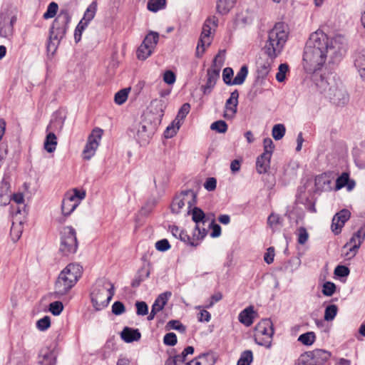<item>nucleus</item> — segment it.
Here are the masks:
<instances>
[{"instance_id": "1", "label": "nucleus", "mask_w": 365, "mask_h": 365, "mask_svg": "<svg viewBox=\"0 0 365 365\" xmlns=\"http://www.w3.org/2000/svg\"><path fill=\"white\" fill-rule=\"evenodd\" d=\"M345 53L344 46L336 39L330 38L322 30L310 34L303 53V61L310 71L319 70L329 60L335 63Z\"/></svg>"}, {"instance_id": "2", "label": "nucleus", "mask_w": 365, "mask_h": 365, "mask_svg": "<svg viewBox=\"0 0 365 365\" xmlns=\"http://www.w3.org/2000/svg\"><path fill=\"white\" fill-rule=\"evenodd\" d=\"M288 34L287 26L282 22L277 23L269 31L267 41L263 48L267 58L259 59L257 62L259 77L264 78L268 75L273 60L281 53L288 39Z\"/></svg>"}, {"instance_id": "3", "label": "nucleus", "mask_w": 365, "mask_h": 365, "mask_svg": "<svg viewBox=\"0 0 365 365\" xmlns=\"http://www.w3.org/2000/svg\"><path fill=\"white\" fill-rule=\"evenodd\" d=\"M71 16L68 9H62L53 21L49 31V38L47 43L48 52L53 54L61 39L65 36Z\"/></svg>"}, {"instance_id": "4", "label": "nucleus", "mask_w": 365, "mask_h": 365, "mask_svg": "<svg viewBox=\"0 0 365 365\" xmlns=\"http://www.w3.org/2000/svg\"><path fill=\"white\" fill-rule=\"evenodd\" d=\"M82 274V267L78 264H68L59 274L55 283V294L57 297L66 295L76 284Z\"/></svg>"}, {"instance_id": "5", "label": "nucleus", "mask_w": 365, "mask_h": 365, "mask_svg": "<svg viewBox=\"0 0 365 365\" xmlns=\"http://www.w3.org/2000/svg\"><path fill=\"white\" fill-rule=\"evenodd\" d=\"M319 87L324 96L337 106H344L349 101V95L345 88L334 78H322Z\"/></svg>"}, {"instance_id": "6", "label": "nucleus", "mask_w": 365, "mask_h": 365, "mask_svg": "<svg viewBox=\"0 0 365 365\" xmlns=\"http://www.w3.org/2000/svg\"><path fill=\"white\" fill-rule=\"evenodd\" d=\"M114 294L113 284L109 282L98 281L91 294L92 304L96 311L106 307Z\"/></svg>"}, {"instance_id": "7", "label": "nucleus", "mask_w": 365, "mask_h": 365, "mask_svg": "<svg viewBox=\"0 0 365 365\" xmlns=\"http://www.w3.org/2000/svg\"><path fill=\"white\" fill-rule=\"evenodd\" d=\"M274 327L270 319H262L255 327V340L260 346L270 348Z\"/></svg>"}, {"instance_id": "8", "label": "nucleus", "mask_w": 365, "mask_h": 365, "mask_svg": "<svg viewBox=\"0 0 365 365\" xmlns=\"http://www.w3.org/2000/svg\"><path fill=\"white\" fill-rule=\"evenodd\" d=\"M78 246L75 229L71 226L64 227L61 232V252L65 256H69L76 252Z\"/></svg>"}, {"instance_id": "9", "label": "nucleus", "mask_w": 365, "mask_h": 365, "mask_svg": "<svg viewBox=\"0 0 365 365\" xmlns=\"http://www.w3.org/2000/svg\"><path fill=\"white\" fill-rule=\"evenodd\" d=\"M224 63V59L219 53L213 59L212 68L207 71V81L201 88L205 95H209L215 87L217 79L220 78L221 67Z\"/></svg>"}, {"instance_id": "10", "label": "nucleus", "mask_w": 365, "mask_h": 365, "mask_svg": "<svg viewBox=\"0 0 365 365\" xmlns=\"http://www.w3.org/2000/svg\"><path fill=\"white\" fill-rule=\"evenodd\" d=\"M197 201V195L192 190H182L179 195H176L171 204V210L175 214L180 213L181 209L187 204L190 210Z\"/></svg>"}, {"instance_id": "11", "label": "nucleus", "mask_w": 365, "mask_h": 365, "mask_svg": "<svg viewBox=\"0 0 365 365\" xmlns=\"http://www.w3.org/2000/svg\"><path fill=\"white\" fill-rule=\"evenodd\" d=\"M218 20L215 16L207 19L202 26V31L197 46L196 56L200 58L204 53L205 48L211 43V29L212 26L215 28L217 26Z\"/></svg>"}, {"instance_id": "12", "label": "nucleus", "mask_w": 365, "mask_h": 365, "mask_svg": "<svg viewBox=\"0 0 365 365\" xmlns=\"http://www.w3.org/2000/svg\"><path fill=\"white\" fill-rule=\"evenodd\" d=\"M17 21L16 14L7 10L0 14V36L10 40L14 35V25Z\"/></svg>"}, {"instance_id": "13", "label": "nucleus", "mask_w": 365, "mask_h": 365, "mask_svg": "<svg viewBox=\"0 0 365 365\" xmlns=\"http://www.w3.org/2000/svg\"><path fill=\"white\" fill-rule=\"evenodd\" d=\"M187 213L192 215V220L195 223L194 237L203 240L207 234V230L203 227L207 221L205 212L200 207H194L192 210H189Z\"/></svg>"}, {"instance_id": "14", "label": "nucleus", "mask_w": 365, "mask_h": 365, "mask_svg": "<svg viewBox=\"0 0 365 365\" xmlns=\"http://www.w3.org/2000/svg\"><path fill=\"white\" fill-rule=\"evenodd\" d=\"M365 239V230L361 227L343 247L342 255L346 259L353 258Z\"/></svg>"}, {"instance_id": "15", "label": "nucleus", "mask_w": 365, "mask_h": 365, "mask_svg": "<svg viewBox=\"0 0 365 365\" xmlns=\"http://www.w3.org/2000/svg\"><path fill=\"white\" fill-rule=\"evenodd\" d=\"M154 130L155 128L146 121L139 123L130 129V132L133 133L134 138L141 146L148 143Z\"/></svg>"}, {"instance_id": "16", "label": "nucleus", "mask_w": 365, "mask_h": 365, "mask_svg": "<svg viewBox=\"0 0 365 365\" xmlns=\"http://www.w3.org/2000/svg\"><path fill=\"white\" fill-rule=\"evenodd\" d=\"M102 135V129L96 128L93 130L83 150V159L90 160L95 155Z\"/></svg>"}, {"instance_id": "17", "label": "nucleus", "mask_w": 365, "mask_h": 365, "mask_svg": "<svg viewBox=\"0 0 365 365\" xmlns=\"http://www.w3.org/2000/svg\"><path fill=\"white\" fill-rule=\"evenodd\" d=\"M239 93L235 90L231 93L230 98L226 101L225 106L224 117L226 119H232L237 113Z\"/></svg>"}, {"instance_id": "18", "label": "nucleus", "mask_w": 365, "mask_h": 365, "mask_svg": "<svg viewBox=\"0 0 365 365\" xmlns=\"http://www.w3.org/2000/svg\"><path fill=\"white\" fill-rule=\"evenodd\" d=\"M351 213L348 210L344 209L337 212L332 219L331 230L335 235L341 232L345 222L349 219Z\"/></svg>"}, {"instance_id": "19", "label": "nucleus", "mask_w": 365, "mask_h": 365, "mask_svg": "<svg viewBox=\"0 0 365 365\" xmlns=\"http://www.w3.org/2000/svg\"><path fill=\"white\" fill-rule=\"evenodd\" d=\"M309 353L308 356L311 357V360L317 365H324L331 356L329 351L323 349H316Z\"/></svg>"}, {"instance_id": "20", "label": "nucleus", "mask_w": 365, "mask_h": 365, "mask_svg": "<svg viewBox=\"0 0 365 365\" xmlns=\"http://www.w3.org/2000/svg\"><path fill=\"white\" fill-rule=\"evenodd\" d=\"M121 338L127 343L137 341L140 340L141 334L138 329L125 327L120 334Z\"/></svg>"}, {"instance_id": "21", "label": "nucleus", "mask_w": 365, "mask_h": 365, "mask_svg": "<svg viewBox=\"0 0 365 365\" xmlns=\"http://www.w3.org/2000/svg\"><path fill=\"white\" fill-rule=\"evenodd\" d=\"M271 156L267 153L261 154L256 161V170L259 174L265 173L267 172L270 167Z\"/></svg>"}, {"instance_id": "22", "label": "nucleus", "mask_w": 365, "mask_h": 365, "mask_svg": "<svg viewBox=\"0 0 365 365\" xmlns=\"http://www.w3.org/2000/svg\"><path fill=\"white\" fill-rule=\"evenodd\" d=\"M254 308L250 306L243 309L239 314V321L247 327L252 325L255 315Z\"/></svg>"}, {"instance_id": "23", "label": "nucleus", "mask_w": 365, "mask_h": 365, "mask_svg": "<svg viewBox=\"0 0 365 365\" xmlns=\"http://www.w3.org/2000/svg\"><path fill=\"white\" fill-rule=\"evenodd\" d=\"M354 66L358 69L360 77L365 81V49L359 51L354 60Z\"/></svg>"}, {"instance_id": "24", "label": "nucleus", "mask_w": 365, "mask_h": 365, "mask_svg": "<svg viewBox=\"0 0 365 365\" xmlns=\"http://www.w3.org/2000/svg\"><path fill=\"white\" fill-rule=\"evenodd\" d=\"M171 294L172 293L170 292H165L160 294L155 300L151 309H154L157 312L163 310Z\"/></svg>"}, {"instance_id": "25", "label": "nucleus", "mask_w": 365, "mask_h": 365, "mask_svg": "<svg viewBox=\"0 0 365 365\" xmlns=\"http://www.w3.org/2000/svg\"><path fill=\"white\" fill-rule=\"evenodd\" d=\"M97 11V2L93 1L86 10L83 19L79 23H83V25L86 26L94 18Z\"/></svg>"}, {"instance_id": "26", "label": "nucleus", "mask_w": 365, "mask_h": 365, "mask_svg": "<svg viewBox=\"0 0 365 365\" xmlns=\"http://www.w3.org/2000/svg\"><path fill=\"white\" fill-rule=\"evenodd\" d=\"M76 202L72 200L71 197H68L66 195L65 197L62 201L61 210L62 213L65 216L69 215L78 206Z\"/></svg>"}, {"instance_id": "27", "label": "nucleus", "mask_w": 365, "mask_h": 365, "mask_svg": "<svg viewBox=\"0 0 365 365\" xmlns=\"http://www.w3.org/2000/svg\"><path fill=\"white\" fill-rule=\"evenodd\" d=\"M236 0H217V11L219 14L224 15L227 14L234 6Z\"/></svg>"}, {"instance_id": "28", "label": "nucleus", "mask_w": 365, "mask_h": 365, "mask_svg": "<svg viewBox=\"0 0 365 365\" xmlns=\"http://www.w3.org/2000/svg\"><path fill=\"white\" fill-rule=\"evenodd\" d=\"M57 145V138L53 132H49L44 141V148L48 153H53Z\"/></svg>"}, {"instance_id": "29", "label": "nucleus", "mask_w": 365, "mask_h": 365, "mask_svg": "<svg viewBox=\"0 0 365 365\" xmlns=\"http://www.w3.org/2000/svg\"><path fill=\"white\" fill-rule=\"evenodd\" d=\"M65 118L61 116H56L53 119H52L47 126V131L51 130V132H61L63 129L64 125Z\"/></svg>"}, {"instance_id": "30", "label": "nucleus", "mask_w": 365, "mask_h": 365, "mask_svg": "<svg viewBox=\"0 0 365 365\" xmlns=\"http://www.w3.org/2000/svg\"><path fill=\"white\" fill-rule=\"evenodd\" d=\"M158 33L155 31H150L146 35L141 44L145 45V46H149L154 50L158 42Z\"/></svg>"}, {"instance_id": "31", "label": "nucleus", "mask_w": 365, "mask_h": 365, "mask_svg": "<svg viewBox=\"0 0 365 365\" xmlns=\"http://www.w3.org/2000/svg\"><path fill=\"white\" fill-rule=\"evenodd\" d=\"M23 232V226L22 223L20 221L19 223H16L13 222L11 230H10V235L11 237V240L15 242L19 240V238L21 236Z\"/></svg>"}, {"instance_id": "32", "label": "nucleus", "mask_w": 365, "mask_h": 365, "mask_svg": "<svg viewBox=\"0 0 365 365\" xmlns=\"http://www.w3.org/2000/svg\"><path fill=\"white\" fill-rule=\"evenodd\" d=\"M247 74L248 68L247 66L244 65L240 68V71L237 72L236 76L234 78L232 83H233V85H242L245 82L247 76Z\"/></svg>"}, {"instance_id": "33", "label": "nucleus", "mask_w": 365, "mask_h": 365, "mask_svg": "<svg viewBox=\"0 0 365 365\" xmlns=\"http://www.w3.org/2000/svg\"><path fill=\"white\" fill-rule=\"evenodd\" d=\"M253 353L251 350L242 351L237 362V365H250L253 361Z\"/></svg>"}, {"instance_id": "34", "label": "nucleus", "mask_w": 365, "mask_h": 365, "mask_svg": "<svg viewBox=\"0 0 365 365\" xmlns=\"http://www.w3.org/2000/svg\"><path fill=\"white\" fill-rule=\"evenodd\" d=\"M165 4V0H148L147 8L150 11L157 12L164 9Z\"/></svg>"}, {"instance_id": "35", "label": "nucleus", "mask_w": 365, "mask_h": 365, "mask_svg": "<svg viewBox=\"0 0 365 365\" xmlns=\"http://www.w3.org/2000/svg\"><path fill=\"white\" fill-rule=\"evenodd\" d=\"M153 51L149 46L141 44L137 50V57L139 60H145L153 53Z\"/></svg>"}, {"instance_id": "36", "label": "nucleus", "mask_w": 365, "mask_h": 365, "mask_svg": "<svg viewBox=\"0 0 365 365\" xmlns=\"http://www.w3.org/2000/svg\"><path fill=\"white\" fill-rule=\"evenodd\" d=\"M315 339V334L313 331H309L301 334L298 338V341L304 345L310 346L314 342Z\"/></svg>"}, {"instance_id": "37", "label": "nucleus", "mask_w": 365, "mask_h": 365, "mask_svg": "<svg viewBox=\"0 0 365 365\" xmlns=\"http://www.w3.org/2000/svg\"><path fill=\"white\" fill-rule=\"evenodd\" d=\"M286 132L285 126L283 124H276L272 128V137L276 140H281Z\"/></svg>"}, {"instance_id": "38", "label": "nucleus", "mask_w": 365, "mask_h": 365, "mask_svg": "<svg viewBox=\"0 0 365 365\" xmlns=\"http://www.w3.org/2000/svg\"><path fill=\"white\" fill-rule=\"evenodd\" d=\"M181 125L180 123H176L173 120L172 124L168 125L166 128V130L164 132V136L165 138H173L176 133L177 131L180 129Z\"/></svg>"}, {"instance_id": "39", "label": "nucleus", "mask_w": 365, "mask_h": 365, "mask_svg": "<svg viewBox=\"0 0 365 365\" xmlns=\"http://www.w3.org/2000/svg\"><path fill=\"white\" fill-rule=\"evenodd\" d=\"M190 109V104L187 103H184L180 108V110L178 113V115H177L175 119L174 120V121L176 123H180L182 124V121L189 113Z\"/></svg>"}, {"instance_id": "40", "label": "nucleus", "mask_w": 365, "mask_h": 365, "mask_svg": "<svg viewBox=\"0 0 365 365\" xmlns=\"http://www.w3.org/2000/svg\"><path fill=\"white\" fill-rule=\"evenodd\" d=\"M129 91H130L129 88H124V89H121L119 91H118L115 94V97H114L115 103L118 105L123 104L128 98Z\"/></svg>"}, {"instance_id": "41", "label": "nucleus", "mask_w": 365, "mask_h": 365, "mask_svg": "<svg viewBox=\"0 0 365 365\" xmlns=\"http://www.w3.org/2000/svg\"><path fill=\"white\" fill-rule=\"evenodd\" d=\"M289 72V66L287 63H281L276 74V79L278 82L282 83L285 81L286 75Z\"/></svg>"}, {"instance_id": "42", "label": "nucleus", "mask_w": 365, "mask_h": 365, "mask_svg": "<svg viewBox=\"0 0 365 365\" xmlns=\"http://www.w3.org/2000/svg\"><path fill=\"white\" fill-rule=\"evenodd\" d=\"M58 9V4L56 2H51L47 7L46 11L43 15V19H48L54 17L57 14Z\"/></svg>"}, {"instance_id": "43", "label": "nucleus", "mask_w": 365, "mask_h": 365, "mask_svg": "<svg viewBox=\"0 0 365 365\" xmlns=\"http://www.w3.org/2000/svg\"><path fill=\"white\" fill-rule=\"evenodd\" d=\"M227 124L225 121L220 120L212 123L210 125V129L215 130L219 133H225L227 130Z\"/></svg>"}, {"instance_id": "44", "label": "nucleus", "mask_w": 365, "mask_h": 365, "mask_svg": "<svg viewBox=\"0 0 365 365\" xmlns=\"http://www.w3.org/2000/svg\"><path fill=\"white\" fill-rule=\"evenodd\" d=\"M337 314V307L335 304H330L325 309L324 319L332 321Z\"/></svg>"}, {"instance_id": "45", "label": "nucleus", "mask_w": 365, "mask_h": 365, "mask_svg": "<svg viewBox=\"0 0 365 365\" xmlns=\"http://www.w3.org/2000/svg\"><path fill=\"white\" fill-rule=\"evenodd\" d=\"M41 353H45L42 355L43 360L40 361L43 365L56 364V359L53 357V351L46 350L44 351H41Z\"/></svg>"}, {"instance_id": "46", "label": "nucleus", "mask_w": 365, "mask_h": 365, "mask_svg": "<svg viewBox=\"0 0 365 365\" xmlns=\"http://www.w3.org/2000/svg\"><path fill=\"white\" fill-rule=\"evenodd\" d=\"M179 239L185 242L186 244L192 246V247H197L199 245V242H195V240H198L196 237H194L192 239L190 235L185 232V230H182L180 235L179 237Z\"/></svg>"}, {"instance_id": "47", "label": "nucleus", "mask_w": 365, "mask_h": 365, "mask_svg": "<svg viewBox=\"0 0 365 365\" xmlns=\"http://www.w3.org/2000/svg\"><path fill=\"white\" fill-rule=\"evenodd\" d=\"M234 74L233 69L230 67H227L224 68L222 71V79L224 83L226 85L232 86L233 85L232 82V76Z\"/></svg>"}, {"instance_id": "48", "label": "nucleus", "mask_w": 365, "mask_h": 365, "mask_svg": "<svg viewBox=\"0 0 365 365\" xmlns=\"http://www.w3.org/2000/svg\"><path fill=\"white\" fill-rule=\"evenodd\" d=\"M66 195L68 197H71L72 200L74 202H76L78 205H79L81 200L84 199V197H86V192L83 190H79L78 189H74L73 192H68Z\"/></svg>"}, {"instance_id": "49", "label": "nucleus", "mask_w": 365, "mask_h": 365, "mask_svg": "<svg viewBox=\"0 0 365 365\" xmlns=\"http://www.w3.org/2000/svg\"><path fill=\"white\" fill-rule=\"evenodd\" d=\"M63 309L62 302L56 301L49 304V311L54 315H59Z\"/></svg>"}, {"instance_id": "50", "label": "nucleus", "mask_w": 365, "mask_h": 365, "mask_svg": "<svg viewBox=\"0 0 365 365\" xmlns=\"http://www.w3.org/2000/svg\"><path fill=\"white\" fill-rule=\"evenodd\" d=\"M349 175L347 173H343L336 181V190H340L349 182Z\"/></svg>"}, {"instance_id": "51", "label": "nucleus", "mask_w": 365, "mask_h": 365, "mask_svg": "<svg viewBox=\"0 0 365 365\" xmlns=\"http://www.w3.org/2000/svg\"><path fill=\"white\" fill-rule=\"evenodd\" d=\"M336 290V285L331 282H327L323 284L322 293L325 296H331Z\"/></svg>"}, {"instance_id": "52", "label": "nucleus", "mask_w": 365, "mask_h": 365, "mask_svg": "<svg viewBox=\"0 0 365 365\" xmlns=\"http://www.w3.org/2000/svg\"><path fill=\"white\" fill-rule=\"evenodd\" d=\"M51 326V320L48 316L40 319L36 322V327L40 331H45Z\"/></svg>"}, {"instance_id": "53", "label": "nucleus", "mask_w": 365, "mask_h": 365, "mask_svg": "<svg viewBox=\"0 0 365 365\" xmlns=\"http://www.w3.org/2000/svg\"><path fill=\"white\" fill-rule=\"evenodd\" d=\"M136 314L139 316H145L148 313V307L145 302H136Z\"/></svg>"}, {"instance_id": "54", "label": "nucleus", "mask_w": 365, "mask_h": 365, "mask_svg": "<svg viewBox=\"0 0 365 365\" xmlns=\"http://www.w3.org/2000/svg\"><path fill=\"white\" fill-rule=\"evenodd\" d=\"M263 146H264V153H267L268 155L272 156V152L274 148V145L273 143V141L269 138H266L264 139L263 141Z\"/></svg>"}, {"instance_id": "55", "label": "nucleus", "mask_w": 365, "mask_h": 365, "mask_svg": "<svg viewBox=\"0 0 365 365\" xmlns=\"http://www.w3.org/2000/svg\"><path fill=\"white\" fill-rule=\"evenodd\" d=\"M178 342L177 336L173 332H169L164 336L163 343L168 346H175Z\"/></svg>"}, {"instance_id": "56", "label": "nucleus", "mask_w": 365, "mask_h": 365, "mask_svg": "<svg viewBox=\"0 0 365 365\" xmlns=\"http://www.w3.org/2000/svg\"><path fill=\"white\" fill-rule=\"evenodd\" d=\"M308 237H309V235H308L307 230L303 227H299L298 229V239H297L299 244H300V245L305 244L308 240Z\"/></svg>"}, {"instance_id": "57", "label": "nucleus", "mask_w": 365, "mask_h": 365, "mask_svg": "<svg viewBox=\"0 0 365 365\" xmlns=\"http://www.w3.org/2000/svg\"><path fill=\"white\" fill-rule=\"evenodd\" d=\"M125 312L124 304L119 301L115 302L112 305V312L115 315H120Z\"/></svg>"}, {"instance_id": "58", "label": "nucleus", "mask_w": 365, "mask_h": 365, "mask_svg": "<svg viewBox=\"0 0 365 365\" xmlns=\"http://www.w3.org/2000/svg\"><path fill=\"white\" fill-rule=\"evenodd\" d=\"M155 248L158 251L165 252L170 248V245L168 240L163 239L156 242Z\"/></svg>"}, {"instance_id": "59", "label": "nucleus", "mask_w": 365, "mask_h": 365, "mask_svg": "<svg viewBox=\"0 0 365 365\" xmlns=\"http://www.w3.org/2000/svg\"><path fill=\"white\" fill-rule=\"evenodd\" d=\"M163 81L168 85L173 84L176 81L175 73L170 70L166 71L163 74Z\"/></svg>"}, {"instance_id": "60", "label": "nucleus", "mask_w": 365, "mask_h": 365, "mask_svg": "<svg viewBox=\"0 0 365 365\" xmlns=\"http://www.w3.org/2000/svg\"><path fill=\"white\" fill-rule=\"evenodd\" d=\"M168 326L173 329L178 330L182 333L186 331V327L178 320H171L168 323Z\"/></svg>"}, {"instance_id": "61", "label": "nucleus", "mask_w": 365, "mask_h": 365, "mask_svg": "<svg viewBox=\"0 0 365 365\" xmlns=\"http://www.w3.org/2000/svg\"><path fill=\"white\" fill-rule=\"evenodd\" d=\"M267 222L272 228L275 229L280 224L281 218L278 215L272 213L268 217Z\"/></svg>"}, {"instance_id": "62", "label": "nucleus", "mask_w": 365, "mask_h": 365, "mask_svg": "<svg viewBox=\"0 0 365 365\" xmlns=\"http://www.w3.org/2000/svg\"><path fill=\"white\" fill-rule=\"evenodd\" d=\"M349 269L343 265H338L334 269V274L339 277H346L349 274Z\"/></svg>"}, {"instance_id": "63", "label": "nucleus", "mask_w": 365, "mask_h": 365, "mask_svg": "<svg viewBox=\"0 0 365 365\" xmlns=\"http://www.w3.org/2000/svg\"><path fill=\"white\" fill-rule=\"evenodd\" d=\"M217 180L215 178H209L206 180L204 187L208 191H212L216 188Z\"/></svg>"}, {"instance_id": "64", "label": "nucleus", "mask_w": 365, "mask_h": 365, "mask_svg": "<svg viewBox=\"0 0 365 365\" xmlns=\"http://www.w3.org/2000/svg\"><path fill=\"white\" fill-rule=\"evenodd\" d=\"M211 315L209 312L202 309L197 314V319L200 322H208L210 320Z\"/></svg>"}]
</instances>
